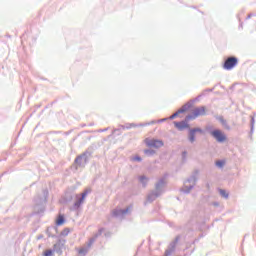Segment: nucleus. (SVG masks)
<instances>
[{
	"label": "nucleus",
	"instance_id": "obj_6",
	"mask_svg": "<svg viewBox=\"0 0 256 256\" xmlns=\"http://www.w3.org/2000/svg\"><path fill=\"white\" fill-rule=\"evenodd\" d=\"M175 128L179 129V131H183V129H189V124L186 121L182 122H174Z\"/></svg>",
	"mask_w": 256,
	"mask_h": 256
},
{
	"label": "nucleus",
	"instance_id": "obj_18",
	"mask_svg": "<svg viewBox=\"0 0 256 256\" xmlns=\"http://www.w3.org/2000/svg\"><path fill=\"white\" fill-rule=\"evenodd\" d=\"M140 181H141V183H143L144 181H147V178L145 176H141Z\"/></svg>",
	"mask_w": 256,
	"mask_h": 256
},
{
	"label": "nucleus",
	"instance_id": "obj_10",
	"mask_svg": "<svg viewBox=\"0 0 256 256\" xmlns=\"http://www.w3.org/2000/svg\"><path fill=\"white\" fill-rule=\"evenodd\" d=\"M82 161H87V158L85 156H78L76 159H75V163L77 165H81V162Z\"/></svg>",
	"mask_w": 256,
	"mask_h": 256
},
{
	"label": "nucleus",
	"instance_id": "obj_7",
	"mask_svg": "<svg viewBox=\"0 0 256 256\" xmlns=\"http://www.w3.org/2000/svg\"><path fill=\"white\" fill-rule=\"evenodd\" d=\"M195 133H203V130H201L200 128L190 130L189 140L191 141V143L195 141Z\"/></svg>",
	"mask_w": 256,
	"mask_h": 256
},
{
	"label": "nucleus",
	"instance_id": "obj_20",
	"mask_svg": "<svg viewBox=\"0 0 256 256\" xmlns=\"http://www.w3.org/2000/svg\"><path fill=\"white\" fill-rule=\"evenodd\" d=\"M221 123H222V125H226L227 122L225 120L221 119Z\"/></svg>",
	"mask_w": 256,
	"mask_h": 256
},
{
	"label": "nucleus",
	"instance_id": "obj_21",
	"mask_svg": "<svg viewBox=\"0 0 256 256\" xmlns=\"http://www.w3.org/2000/svg\"><path fill=\"white\" fill-rule=\"evenodd\" d=\"M167 255H171V252H166V256H167Z\"/></svg>",
	"mask_w": 256,
	"mask_h": 256
},
{
	"label": "nucleus",
	"instance_id": "obj_11",
	"mask_svg": "<svg viewBox=\"0 0 256 256\" xmlns=\"http://www.w3.org/2000/svg\"><path fill=\"white\" fill-rule=\"evenodd\" d=\"M71 233V230L69 228H65L64 230L61 231L60 235L61 237H67Z\"/></svg>",
	"mask_w": 256,
	"mask_h": 256
},
{
	"label": "nucleus",
	"instance_id": "obj_16",
	"mask_svg": "<svg viewBox=\"0 0 256 256\" xmlns=\"http://www.w3.org/2000/svg\"><path fill=\"white\" fill-rule=\"evenodd\" d=\"M216 165L217 167H223V165H225V161H217Z\"/></svg>",
	"mask_w": 256,
	"mask_h": 256
},
{
	"label": "nucleus",
	"instance_id": "obj_8",
	"mask_svg": "<svg viewBox=\"0 0 256 256\" xmlns=\"http://www.w3.org/2000/svg\"><path fill=\"white\" fill-rule=\"evenodd\" d=\"M128 211H129V209H126V210H121V209L117 210L116 209L112 212V216L119 217V215H125V213H127Z\"/></svg>",
	"mask_w": 256,
	"mask_h": 256
},
{
	"label": "nucleus",
	"instance_id": "obj_12",
	"mask_svg": "<svg viewBox=\"0 0 256 256\" xmlns=\"http://www.w3.org/2000/svg\"><path fill=\"white\" fill-rule=\"evenodd\" d=\"M144 153L145 155H147V157H151V155H155L154 150H145Z\"/></svg>",
	"mask_w": 256,
	"mask_h": 256
},
{
	"label": "nucleus",
	"instance_id": "obj_9",
	"mask_svg": "<svg viewBox=\"0 0 256 256\" xmlns=\"http://www.w3.org/2000/svg\"><path fill=\"white\" fill-rule=\"evenodd\" d=\"M63 223H65V216L60 214L56 219V225L61 226Z\"/></svg>",
	"mask_w": 256,
	"mask_h": 256
},
{
	"label": "nucleus",
	"instance_id": "obj_1",
	"mask_svg": "<svg viewBox=\"0 0 256 256\" xmlns=\"http://www.w3.org/2000/svg\"><path fill=\"white\" fill-rule=\"evenodd\" d=\"M203 115H207V108H205V106L194 108L191 114L186 116V121L197 119V117H203Z\"/></svg>",
	"mask_w": 256,
	"mask_h": 256
},
{
	"label": "nucleus",
	"instance_id": "obj_2",
	"mask_svg": "<svg viewBox=\"0 0 256 256\" xmlns=\"http://www.w3.org/2000/svg\"><path fill=\"white\" fill-rule=\"evenodd\" d=\"M239 63V60L237 57H229L225 60L223 64V69H226V71H231V69H235L237 67V64Z\"/></svg>",
	"mask_w": 256,
	"mask_h": 256
},
{
	"label": "nucleus",
	"instance_id": "obj_13",
	"mask_svg": "<svg viewBox=\"0 0 256 256\" xmlns=\"http://www.w3.org/2000/svg\"><path fill=\"white\" fill-rule=\"evenodd\" d=\"M185 110H179L178 112L174 113L172 116H170V119H175L179 115V113H184Z\"/></svg>",
	"mask_w": 256,
	"mask_h": 256
},
{
	"label": "nucleus",
	"instance_id": "obj_3",
	"mask_svg": "<svg viewBox=\"0 0 256 256\" xmlns=\"http://www.w3.org/2000/svg\"><path fill=\"white\" fill-rule=\"evenodd\" d=\"M211 135L218 143H225V141H227V136L221 130H214L211 132Z\"/></svg>",
	"mask_w": 256,
	"mask_h": 256
},
{
	"label": "nucleus",
	"instance_id": "obj_14",
	"mask_svg": "<svg viewBox=\"0 0 256 256\" xmlns=\"http://www.w3.org/2000/svg\"><path fill=\"white\" fill-rule=\"evenodd\" d=\"M220 195L222 197H225V199H227V197H229V194L225 190H220Z\"/></svg>",
	"mask_w": 256,
	"mask_h": 256
},
{
	"label": "nucleus",
	"instance_id": "obj_19",
	"mask_svg": "<svg viewBox=\"0 0 256 256\" xmlns=\"http://www.w3.org/2000/svg\"><path fill=\"white\" fill-rule=\"evenodd\" d=\"M133 161H141V157L136 156V157L133 158Z\"/></svg>",
	"mask_w": 256,
	"mask_h": 256
},
{
	"label": "nucleus",
	"instance_id": "obj_5",
	"mask_svg": "<svg viewBox=\"0 0 256 256\" xmlns=\"http://www.w3.org/2000/svg\"><path fill=\"white\" fill-rule=\"evenodd\" d=\"M89 193H91V188L86 189L83 193H82V197L75 202L74 207L76 209H79V207H81V204L83 203V201H85V197H87V195H89Z\"/></svg>",
	"mask_w": 256,
	"mask_h": 256
},
{
	"label": "nucleus",
	"instance_id": "obj_15",
	"mask_svg": "<svg viewBox=\"0 0 256 256\" xmlns=\"http://www.w3.org/2000/svg\"><path fill=\"white\" fill-rule=\"evenodd\" d=\"M44 256H53V250H46Z\"/></svg>",
	"mask_w": 256,
	"mask_h": 256
},
{
	"label": "nucleus",
	"instance_id": "obj_4",
	"mask_svg": "<svg viewBox=\"0 0 256 256\" xmlns=\"http://www.w3.org/2000/svg\"><path fill=\"white\" fill-rule=\"evenodd\" d=\"M145 143L147 147H154L155 149H159L160 147H163L164 143L161 140L156 139H145Z\"/></svg>",
	"mask_w": 256,
	"mask_h": 256
},
{
	"label": "nucleus",
	"instance_id": "obj_17",
	"mask_svg": "<svg viewBox=\"0 0 256 256\" xmlns=\"http://www.w3.org/2000/svg\"><path fill=\"white\" fill-rule=\"evenodd\" d=\"M86 251H87V249H85V248L78 249L79 255H83V253H85Z\"/></svg>",
	"mask_w": 256,
	"mask_h": 256
}]
</instances>
